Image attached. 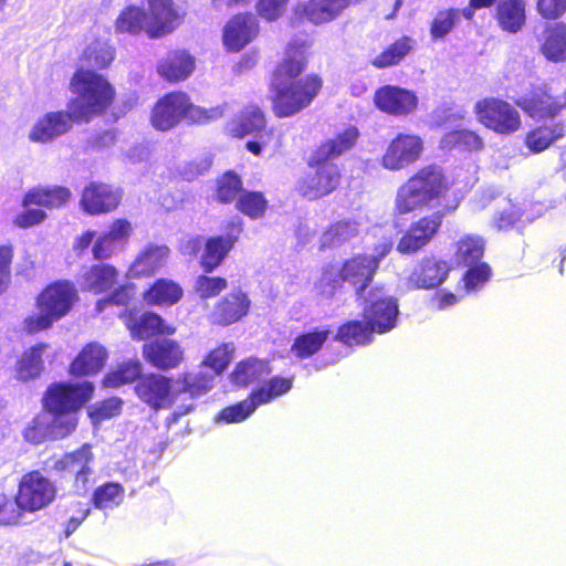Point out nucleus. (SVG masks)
I'll return each mask as SVG.
<instances>
[{"label":"nucleus","mask_w":566,"mask_h":566,"mask_svg":"<svg viewBox=\"0 0 566 566\" xmlns=\"http://www.w3.org/2000/svg\"><path fill=\"white\" fill-rule=\"evenodd\" d=\"M23 437L33 444H40L48 438L51 439L50 422L45 419L44 413L32 420L24 429Z\"/></svg>","instance_id":"56"},{"label":"nucleus","mask_w":566,"mask_h":566,"mask_svg":"<svg viewBox=\"0 0 566 566\" xmlns=\"http://www.w3.org/2000/svg\"><path fill=\"white\" fill-rule=\"evenodd\" d=\"M391 243H384L381 251L375 255H358L344 263L339 270L342 280L352 284L357 296L363 297L364 291L371 282L380 260L391 250Z\"/></svg>","instance_id":"12"},{"label":"nucleus","mask_w":566,"mask_h":566,"mask_svg":"<svg viewBox=\"0 0 566 566\" xmlns=\"http://www.w3.org/2000/svg\"><path fill=\"white\" fill-rule=\"evenodd\" d=\"M357 138L358 129L349 126L316 148L310 159V166L315 168V172L305 177L300 185L303 196L313 200L326 196L337 188L340 171L334 160L350 150Z\"/></svg>","instance_id":"3"},{"label":"nucleus","mask_w":566,"mask_h":566,"mask_svg":"<svg viewBox=\"0 0 566 566\" xmlns=\"http://www.w3.org/2000/svg\"><path fill=\"white\" fill-rule=\"evenodd\" d=\"M120 198V191L109 185L91 184L83 190L81 205L87 213L99 214L114 210Z\"/></svg>","instance_id":"21"},{"label":"nucleus","mask_w":566,"mask_h":566,"mask_svg":"<svg viewBox=\"0 0 566 566\" xmlns=\"http://www.w3.org/2000/svg\"><path fill=\"white\" fill-rule=\"evenodd\" d=\"M169 249L166 245L148 244L136 256L129 268L133 277L148 276L166 264Z\"/></svg>","instance_id":"25"},{"label":"nucleus","mask_w":566,"mask_h":566,"mask_svg":"<svg viewBox=\"0 0 566 566\" xmlns=\"http://www.w3.org/2000/svg\"><path fill=\"white\" fill-rule=\"evenodd\" d=\"M143 354L148 363L163 370L178 367L184 359L182 348L170 338H156L145 344Z\"/></svg>","instance_id":"19"},{"label":"nucleus","mask_w":566,"mask_h":566,"mask_svg":"<svg viewBox=\"0 0 566 566\" xmlns=\"http://www.w3.org/2000/svg\"><path fill=\"white\" fill-rule=\"evenodd\" d=\"M328 331H315L297 336L292 345V353L304 359L317 353L328 337Z\"/></svg>","instance_id":"42"},{"label":"nucleus","mask_w":566,"mask_h":566,"mask_svg":"<svg viewBox=\"0 0 566 566\" xmlns=\"http://www.w3.org/2000/svg\"><path fill=\"white\" fill-rule=\"evenodd\" d=\"M485 250V241L478 234H465L455 244V261L460 265L479 263Z\"/></svg>","instance_id":"34"},{"label":"nucleus","mask_w":566,"mask_h":566,"mask_svg":"<svg viewBox=\"0 0 566 566\" xmlns=\"http://www.w3.org/2000/svg\"><path fill=\"white\" fill-rule=\"evenodd\" d=\"M292 388V379L274 377L269 382L264 384L260 389L253 391V399H256L259 405H264L276 397L282 396Z\"/></svg>","instance_id":"50"},{"label":"nucleus","mask_w":566,"mask_h":566,"mask_svg":"<svg viewBox=\"0 0 566 566\" xmlns=\"http://www.w3.org/2000/svg\"><path fill=\"white\" fill-rule=\"evenodd\" d=\"M413 44L415 42L407 36L396 41L373 60V65L382 69L399 63L412 50Z\"/></svg>","instance_id":"45"},{"label":"nucleus","mask_w":566,"mask_h":566,"mask_svg":"<svg viewBox=\"0 0 566 566\" xmlns=\"http://www.w3.org/2000/svg\"><path fill=\"white\" fill-rule=\"evenodd\" d=\"M528 117L534 119H552L566 108V95H553L547 84L533 86L527 95L515 101Z\"/></svg>","instance_id":"9"},{"label":"nucleus","mask_w":566,"mask_h":566,"mask_svg":"<svg viewBox=\"0 0 566 566\" xmlns=\"http://www.w3.org/2000/svg\"><path fill=\"white\" fill-rule=\"evenodd\" d=\"M72 91L77 95L69 105V112H51L39 118L30 130L34 143H49L71 129L72 122H87L105 111L112 103L114 91L99 74L78 70L71 80Z\"/></svg>","instance_id":"1"},{"label":"nucleus","mask_w":566,"mask_h":566,"mask_svg":"<svg viewBox=\"0 0 566 566\" xmlns=\"http://www.w3.org/2000/svg\"><path fill=\"white\" fill-rule=\"evenodd\" d=\"M376 106L391 115H407L416 109L417 97L408 91L397 86H384L375 94Z\"/></svg>","instance_id":"22"},{"label":"nucleus","mask_w":566,"mask_h":566,"mask_svg":"<svg viewBox=\"0 0 566 566\" xmlns=\"http://www.w3.org/2000/svg\"><path fill=\"white\" fill-rule=\"evenodd\" d=\"M157 70L169 82L184 81L193 72L195 59L186 51H172L159 61Z\"/></svg>","instance_id":"24"},{"label":"nucleus","mask_w":566,"mask_h":566,"mask_svg":"<svg viewBox=\"0 0 566 566\" xmlns=\"http://www.w3.org/2000/svg\"><path fill=\"white\" fill-rule=\"evenodd\" d=\"M117 271L109 264H96L86 269L81 276L83 290L95 294L106 292L116 283Z\"/></svg>","instance_id":"30"},{"label":"nucleus","mask_w":566,"mask_h":566,"mask_svg":"<svg viewBox=\"0 0 566 566\" xmlns=\"http://www.w3.org/2000/svg\"><path fill=\"white\" fill-rule=\"evenodd\" d=\"M310 48L311 43L305 39L292 40L273 74L272 104L277 117L293 116L307 107L322 87L321 78L315 75L294 81L305 70Z\"/></svg>","instance_id":"2"},{"label":"nucleus","mask_w":566,"mask_h":566,"mask_svg":"<svg viewBox=\"0 0 566 566\" xmlns=\"http://www.w3.org/2000/svg\"><path fill=\"white\" fill-rule=\"evenodd\" d=\"M222 116L223 107L206 109L193 105L187 94L174 92L157 102L151 113V124L156 129L168 130L182 118L193 124H206Z\"/></svg>","instance_id":"5"},{"label":"nucleus","mask_w":566,"mask_h":566,"mask_svg":"<svg viewBox=\"0 0 566 566\" xmlns=\"http://www.w3.org/2000/svg\"><path fill=\"white\" fill-rule=\"evenodd\" d=\"M235 241L237 237L231 234L209 238L205 242V249L201 255V265L205 271L211 272L219 266L233 248Z\"/></svg>","instance_id":"32"},{"label":"nucleus","mask_w":566,"mask_h":566,"mask_svg":"<svg viewBox=\"0 0 566 566\" xmlns=\"http://www.w3.org/2000/svg\"><path fill=\"white\" fill-rule=\"evenodd\" d=\"M70 198L71 191L65 187L34 188L25 195L23 206L36 205L45 208H59L65 205Z\"/></svg>","instance_id":"33"},{"label":"nucleus","mask_w":566,"mask_h":566,"mask_svg":"<svg viewBox=\"0 0 566 566\" xmlns=\"http://www.w3.org/2000/svg\"><path fill=\"white\" fill-rule=\"evenodd\" d=\"M424 245V226L420 220L416 226L401 238L398 251L401 253H413Z\"/></svg>","instance_id":"57"},{"label":"nucleus","mask_w":566,"mask_h":566,"mask_svg":"<svg viewBox=\"0 0 566 566\" xmlns=\"http://www.w3.org/2000/svg\"><path fill=\"white\" fill-rule=\"evenodd\" d=\"M364 317L373 331L386 333L396 325L398 316L397 301L382 289H373L365 297Z\"/></svg>","instance_id":"11"},{"label":"nucleus","mask_w":566,"mask_h":566,"mask_svg":"<svg viewBox=\"0 0 566 566\" xmlns=\"http://www.w3.org/2000/svg\"><path fill=\"white\" fill-rule=\"evenodd\" d=\"M374 332L367 322L364 325L361 322L354 321L342 326L337 336L347 345H360L370 343Z\"/></svg>","instance_id":"48"},{"label":"nucleus","mask_w":566,"mask_h":566,"mask_svg":"<svg viewBox=\"0 0 566 566\" xmlns=\"http://www.w3.org/2000/svg\"><path fill=\"white\" fill-rule=\"evenodd\" d=\"M137 397L153 409H163L174 402L171 380L159 374L142 375L136 382Z\"/></svg>","instance_id":"15"},{"label":"nucleus","mask_w":566,"mask_h":566,"mask_svg":"<svg viewBox=\"0 0 566 566\" xmlns=\"http://www.w3.org/2000/svg\"><path fill=\"white\" fill-rule=\"evenodd\" d=\"M536 10L545 20H557L566 13V0H537Z\"/></svg>","instance_id":"62"},{"label":"nucleus","mask_w":566,"mask_h":566,"mask_svg":"<svg viewBox=\"0 0 566 566\" xmlns=\"http://www.w3.org/2000/svg\"><path fill=\"white\" fill-rule=\"evenodd\" d=\"M142 365L137 360H128L108 373L103 380L104 387L117 388L122 385L133 382L142 376Z\"/></svg>","instance_id":"44"},{"label":"nucleus","mask_w":566,"mask_h":566,"mask_svg":"<svg viewBox=\"0 0 566 566\" xmlns=\"http://www.w3.org/2000/svg\"><path fill=\"white\" fill-rule=\"evenodd\" d=\"M233 134L239 137L254 135L255 139L247 143V148L254 155H260L272 136V133L265 127V118L261 109L256 106H248L242 112L235 127L231 128Z\"/></svg>","instance_id":"16"},{"label":"nucleus","mask_w":566,"mask_h":566,"mask_svg":"<svg viewBox=\"0 0 566 566\" xmlns=\"http://www.w3.org/2000/svg\"><path fill=\"white\" fill-rule=\"evenodd\" d=\"M76 298L77 291L69 282L49 285L38 297L39 312L25 321L28 331L35 333L49 328L69 313Z\"/></svg>","instance_id":"7"},{"label":"nucleus","mask_w":566,"mask_h":566,"mask_svg":"<svg viewBox=\"0 0 566 566\" xmlns=\"http://www.w3.org/2000/svg\"><path fill=\"white\" fill-rule=\"evenodd\" d=\"M124 499V489L118 483H106L98 486L93 494V503L96 509L107 510L118 506Z\"/></svg>","instance_id":"47"},{"label":"nucleus","mask_w":566,"mask_h":566,"mask_svg":"<svg viewBox=\"0 0 566 566\" xmlns=\"http://www.w3.org/2000/svg\"><path fill=\"white\" fill-rule=\"evenodd\" d=\"M83 56L88 65L104 69L112 63L115 57V52L106 41L95 40L87 45Z\"/></svg>","instance_id":"46"},{"label":"nucleus","mask_w":566,"mask_h":566,"mask_svg":"<svg viewBox=\"0 0 566 566\" xmlns=\"http://www.w3.org/2000/svg\"><path fill=\"white\" fill-rule=\"evenodd\" d=\"M452 266L448 260L431 256L427 259V289L441 285L448 277Z\"/></svg>","instance_id":"52"},{"label":"nucleus","mask_w":566,"mask_h":566,"mask_svg":"<svg viewBox=\"0 0 566 566\" xmlns=\"http://www.w3.org/2000/svg\"><path fill=\"white\" fill-rule=\"evenodd\" d=\"M358 234V224L353 221H339L321 237V249L339 247Z\"/></svg>","instance_id":"40"},{"label":"nucleus","mask_w":566,"mask_h":566,"mask_svg":"<svg viewBox=\"0 0 566 566\" xmlns=\"http://www.w3.org/2000/svg\"><path fill=\"white\" fill-rule=\"evenodd\" d=\"M461 15V10L455 8L439 10L430 23L431 39L434 41L444 39L453 30Z\"/></svg>","instance_id":"43"},{"label":"nucleus","mask_w":566,"mask_h":566,"mask_svg":"<svg viewBox=\"0 0 566 566\" xmlns=\"http://www.w3.org/2000/svg\"><path fill=\"white\" fill-rule=\"evenodd\" d=\"M565 136L564 124L539 125L525 135V146L535 154L547 149L553 143Z\"/></svg>","instance_id":"31"},{"label":"nucleus","mask_w":566,"mask_h":566,"mask_svg":"<svg viewBox=\"0 0 566 566\" xmlns=\"http://www.w3.org/2000/svg\"><path fill=\"white\" fill-rule=\"evenodd\" d=\"M242 184L240 178L233 172H227L219 181L217 198L221 202L232 201L239 191Z\"/></svg>","instance_id":"59"},{"label":"nucleus","mask_w":566,"mask_h":566,"mask_svg":"<svg viewBox=\"0 0 566 566\" xmlns=\"http://www.w3.org/2000/svg\"><path fill=\"white\" fill-rule=\"evenodd\" d=\"M343 282L339 270H326L322 274L316 289L323 297L332 298Z\"/></svg>","instance_id":"60"},{"label":"nucleus","mask_w":566,"mask_h":566,"mask_svg":"<svg viewBox=\"0 0 566 566\" xmlns=\"http://www.w3.org/2000/svg\"><path fill=\"white\" fill-rule=\"evenodd\" d=\"M260 406L256 399H253V392L250 397L234 406L224 408L219 418L227 422H240L247 419Z\"/></svg>","instance_id":"54"},{"label":"nucleus","mask_w":566,"mask_h":566,"mask_svg":"<svg viewBox=\"0 0 566 566\" xmlns=\"http://www.w3.org/2000/svg\"><path fill=\"white\" fill-rule=\"evenodd\" d=\"M147 34L161 38L171 33L180 23L181 15L174 8L172 0H148Z\"/></svg>","instance_id":"18"},{"label":"nucleus","mask_w":566,"mask_h":566,"mask_svg":"<svg viewBox=\"0 0 566 566\" xmlns=\"http://www.w3.org/2000/svg\"><path fill=\"white\" fill-rule=\"evenodd\" d=\"M55 495V485L39 471H32L21 479L17 496L24 513H32L49 506Z\"/></svg>","instance_id":"10"},{"label":"nucleus","mask_w":566,"mask_h":566,"mask_svg":"<svg viewBox=\"0 0 566 566\" xmlns=\"http://www.w3.org/2000/svg\"><path fill=\"white\" fill-rule=\"evenodd\" d=\"M122 403L119 398L104 400L99 406L94 407L90 411V417L94 421H102L115 417L120 412Z\"/></svg>","instance_id":"64"},{"label":"nucleus","mask_w":566,"mask_h":566,"mask_svg":"<svg viewBox=\"0 0 566 566\" xmlns=\"http://www.w3.org/2000/svg\"><path fill=\"white\" fill-rule=\"evenodd\" d=\"M182 296V289L171 280L159 279L145 292L144 300L150 305H172Z\"/></svg>","instance_id":"35"},{"label":"nucleus","mask_w":566,"mask_h":566,"mask_svg":"<svg viewBox=\"0 0 566 566\" xmlns=\"http://www.w3.org/2000/svg\"><path fill=\"white\" fill-rule=\"evenodd\" d=\"M227 287V280L222 277L199 276L196 291L201 298L212 297Z\"/></svg>","instance_id":"61"},{"label":"nucleus","mask_w":566,"mask_h":566,"mask_svg":"<svg viewBox=\"0 0 566 566\" xmlns=\"http://www.w3.org/2000/svg\"><path fill=\"white\" fill-rule=\"evenodd\" d=\"M93 453L88 444L82 446L78 450L66 453L60 459L51 458L45 461L46 471L66 472L74 476L75 486L78 491H85L90 475L93 473L91 463Z\"/></svg>","instance_id":"13"},{"label":"nucleus","mask_w":566,"mask_h":566,"mask_svg":"<svg viewBox=\"0 0 566 566\" xmlns=\"http://www.w3.org/2000/svg\"><path fill=\"white\" fill-rule=\"evenodd\" d=\"M543 56L553 63L566 62V23L556 22L544 29L539 46Z\"/></svg>","instance_id":"27"},{"label":"nucleus","mask_w":566,"mask_h":566,"mask_svg":"<svg viewBox=\"0 0 566 566\" xmlns=\"http://www.w3.org/2000/svg\"><path fill=\"white\" fill-rule=\"evenodd\" d=\"M233 349L232 344H224L216 348L205 360L206 366L212 369L214 375L221 374L229 365Z\"/></svg>","instance_id":"58"},{"label":"nucleus","mask_w":566,"mask_h":566,"mask_svg":"<svg viewBox=\"0 0 566 566\" xmlns=\"http://www.w3.org/2000/svg\"><path fill=\"white\" fill-rule=\"evenodd\" d=\"M444 142L450 148L463 153H475L484 148L482 137L470 129H453L446 135Z\"/></svg>","instance_id":"39"},{"label":"nucleus","mask_w":566,"mask_h":566,"mask_svg":"<svg viewBox=\"0 0 566 566\" xmlns=\"http://www.w3.org/2000/svg\"><path fill=\"white\" fill-rule=\"evenodd\" d=\"M423 143L419 136L400 134L387 147L381 165L388 170H401L419 159Z\"/></svg>","instance_id":"14"},{"label":"nucleus","mask_w":566,"mask_h":566,"mask_svg":"<svg viewBox=\"0 0 566 566\" xmlns=\"http://www.w3.org/2000/svg\"><path fill=\"white\" fill-rule=\"evenodd\" d=\"M147 13L135 6L126 8L116 20V31L137 34L142 31L147 33Z\"/></svg>","instance_id":"41"},{"label":"nucleus","mask_w":566,"mask_h":566,"mask_svg":"<svg viewBox=\"0 0 566 566\" xmlns=\"http://www.w3.org/2000/svg\"><path fill=\"white\" fill-rule=\"evenodd\" d=\"M423 203L424 175L423 170H420L399 188L396 206L400 213H408L421 208Z\"/></svg>","instance_id":"29"},{"label":"nucleus","mask_w":566,"mask_h":566,"mask_svg":"<svg viewBox=\"0 0 566 566\" xmlns=\"http://www.w3.org/2000/svg\"><path fill=\"white\" fill-rule=\"evenodd\" d=\"M46 348V344H38L22 355L17 368L20 380L27 381L40 376L43 370L42 355Z\"/></svg>","instance_id":"37"},{"label":"nucleus","mask_w":566,"mask_h":566,"mask_svg":"<svg viewBox=\"0 0 566 566\" xmlns=\"http://www.w3.org/2000/svg\"><path fill=\"white\" fill-rule=\"evenodd\" d=\"M349 4L350 0H310L297 3L293 12L300 20L321 25L337 19Z\"/></svg>","instance_id":"17"},{"label":"nucleus","mask_w":566,"mask_h":566,"mask_svg":"<svg viewBox=\"0 0 566 566\" xmlns=\"http://www.w3.org/2000/svg\"><path fill=\"white\" fill-rule=\"evenodd\" d=\"M93 391L94 386L90 381L59 384L49 388L44 399L48 410L44 416L50 422L52 440L62 439L76 428L75 412L91 399Z\"/></svg>","instance_id":"4"},{"label":"nucleus","mask_w":566,"mask_h":566,"mask_svg":"<svg viewBox=\"0 0 566 566\" xmlns=\"http://www.w3.org/2000/svg\"><path fill=\"white\" fill-rule=\"evenodd\" d=\"M266 200L261 192L247 191L240 195L237 207L244 214L256 219L264 214Z\"/></svg>","instance_id":"51"},{"label":"nucleus","mask_w":566,"mask_h":566,"mask_svg":"<svg viewBox=\"0 0 566 566\" xmlns=\"http://www.w3.org/2000/svg\"><path fill=\"white\" fill-rule=\"evenodd\" d=\"M23 517L24 511L18 503V496L14 500H10L0 494V524H21L24 523Z\"/></svg>","instance_id":"55"},{"label":"nucleus","mask_w":566,"mask_h":566,"mask_svg":"<svg viewBox=\"0 0 566 566\" xmlns=\"http://www.w3.org/2000/svg\"><path fill=\"white\" fill-rule=\"evenodd\" d=\"M493 18L502 31L513 34L517 33L526 23V1L499 0Z\"/></svg>","instance_id":"23"},{"label":"nucleus","mask_w":566,"mask_h":566,"mask_svg":"<svg viewBox=\"0 0 566 566\" xmlns=\"http://www.w3.org/2000/svg\"><path fill=\"white\" fill-rule=\"evenodd\" d=\"M271 369L266 361L249 358L241 361L232 373V381L240 387H247L254 381H259L266 377Z\"/></svg>","instance_id":"36"},{"label":"nucleus","mask_w":566,"mask_h":566,"mask_svg":"<svg viewBox=\"0 0 566 566\" xmlns=\"http://www.w3.org/2000/svg\"><path fill=\"white\" fill-rule=\"evenodd\" d=\"M258 32V20L252 13L237 14L224 27L223 43L231 51H240Z\"/></svg>","instance_id":"20"},{"label":"nucleus","mask_w":566,"mask_h":566,"mask_svg":"<svg viewBox=\"0 0 566 566\" xmlns=\"http://www.w3.org/2000/svg\"><path fill=\"white\" fill-rule=\"evenodd\" d=\"M469 269L462 275L463 287L467 292L482 289L492 276V269L486 262L468 265Z\"/></svg>","instance_id":"49"},{"label":"nucleus","mask_w":566,"mask_h":566,"mask_svg":"<svg viewBox=\"0 0 566 566\" xmlns=\"http://www.w3.org/2000/svg\"><path fill=\"white\" fill-rule=\"evenodd\" d=\"M250 307V301L242 291H234L223 297L212 312V318L221 325H229L243 317Z\"/></svg>","instance_id":"26"},{"label":"nucleus","mask_w":566,"mask_h":566,"mask_svg":"<svg viewBox=\"0 0 566 566\" xmlns=\"http://www.w3.org/2000/svg\"><path fill=\"white\" fill-rule=\"evenodd\" d=\"M106 359V349L97 343H91L73 360L70 371L74 376L93 375L104 367Z\"/></svg>","instance_id":"28"},{"label":"nucleus","mask_w":566,"mask_h":566,"mask_svg":"<svg viewBox=\"0 0 566 566\" xmlns=\"http://www.w3.org/2000/svg\"><path fill=\"white\" fill-rule=\"evenodd\" d=\"M474 114L481 125L500 135H512L522 127L518 111L502 98L485 97L478 101Z\"/></svg>","instance_id":"8"},{"label":"nucleus","mask_w":566,"mask_h":566,"mask_svg":"<svg viewBox=\"0 0 566 566\" xmlns=\"http://www.w3.org/2000/svg\"><path fill=\"white\" fill-rule=\"evenodd\" d=\"M174 328L164 324L163 318L155 313H144L130 327L134 338L145 339L154 334H172Z\"/></svg>","instance_id":"38"},{"label":"nucleus","mask_w":566,"mask_h":566,"mask_svg":"<svg viewBox=\"0 0 566 566\" xmlns=\"http://www.w3.org/2000/svg\"><path fill=\"white\" fill-rule=\"evenodd\" d=\"M453 182L436 166L427 167V242L438 232L446 214L453 212L459 199Z\"/></svg>","instance_id":"6"},{"label":"nucleus","mask_w":566,"mask_h":566,"mask_svg":"<svg viewBox=\"0 0 566 566\" xmlns=\"http://www.w3.org/2000/svg\"><path fill=\"white\" fill-rule=\"evenodd\" d=\"M287 2L289 0H259L256 10L263 19L274 21L284 13Z\"/></svg>","instance_id":"63"},{"label":"nucleus","mask_w":566,"mask_h":566,"mask_svg":"<svg viewBox=\"0 0 566 566\" xmlns=\"http://www.w3.org/2000/svg\"><path fill=\"white\" fill-rule=\"evenodd\" d=\"M214 376L211 373L200 371L196 375H187L182 380L180 391L189 392L192 397L202 395L213 386Z\"/></svg>","instance_id":"53"}]
</instances>
